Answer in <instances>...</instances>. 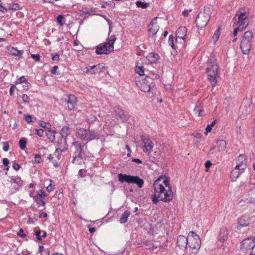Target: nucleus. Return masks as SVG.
Wrapping results in <instances>:
<instances>
[{
	"label": "nucleus",
	"mask_w": 255,
	"mask_h": 255,
	"mask_svg": "<svg viewBox=\"0 0 255 255\" xmlns=\"http://www.w3.org/2000/svg\"><path fill=\"white\" fill-rule=\"evenodd\" d=\"M194 111L196 114H197L198 116L204 115L203 107L200 102L198 101L194 109Z\"/></svg>",
	"instance_id": "obj_23"
},
{
	"label": "nucleus",
	"mask_w": 255,
	"mask_h": 255,
	"mask_svg": "<svg viewBox=\"0 0 255 255\" xmlns=\"http://www.w3.org/2000/svg\"><path fill=\"white\" fill-rule=\"evenodd\" d=\"M6 49L9 55L18 57L19 58H22V56L24 52L23 50H19L16 48L11 46H7L6 47Z\"/></svg>",
	"instance_id": "obj_16"
},
{
	"label": "nucleus",
	"mask_w": 255,
	"mask_h": 255,
	"mask_svg": "<svg viewBox=\"0 0 255 255\" xmlns=\"http://www.w3.org/2000/svg\"><path fill=\"white\" fill-rule=\"evenodd\" d=\"M28 83L27 80L25 78L24 76L20 77L16 81V84H21V83Z\"/></svg>",
	"instance_id": "obj_40"
},
{
	"label": "nucleus",
	"mask_w": 255,
	"mask_h": 255,
	"mask_svg": "<svg viewBox=\"0 0 255 255\" xmlns=\"http://www.w3.org/2000/svg\"><path fill=\"white\" fill-rule=\"evenodd\" d=\"M150 56L153 58V59L151 61L152 63L156 62L158 60L159 58V55L155 53H151L150 54Z\"/></svg>",
	"instance_id": "obj_42"
},
{
	"label": "nucleus",
	"mask_w": 255,
	"mask_h": 255,
	"mask_svg": "<svg viewBox=\"0 0 255 255\" xmlns=\"http://www.w3.org/2000/svg\"><path fill=\"white\" fill-rule=\"evenodd\" d=\"M35 163H39L40 162L41 156L39 154H35L34 156Z\"/></svg>",
	"instance_id": "obj_54"
},
{
	"label": "nucleus",
	"mask_w": 255,
	"mask_h": 255,
	"mask_svg": "<svg viewBox=\"0 0 255 255\" xmlns=\"http://www.w3.org/2000/svg\"><path fill=\"white\" fill-rule=\"evenodd\" d=\"M64 17L63 16L61 15H59L57 17V23L61 26H63L64 25V23L63 22V20H64Z\"/></svg>",
	"instance_id": "obj_41"
},
{
	"label": "nucleus",
	"mask_w": 255,
	"mask_h": 255,
	"mask_svg": "<svg viewBox=\"0 0 255 255\" xmlns=\"http://www.w3.org/2000/svg\"><path fill=\"white\" fill-rule=\"evenodd\" d=\"M189 236H191L193 239V240H197V238H200L199 236L194 231H190L189 233Z\"/></svg>",
	"instance_id": "obj_44"
},
{
	"label": "nucleus",
	"mask_w": 255,
	"mask_h": 255,
	"mask_svg": "<svg viewBox=\"0 0 255 255\" xmlns=\"http://www.w3.org/2000/svg\"><path fill=\"white\" fill-rule=\"evenodd\" d=\"M130 215V211L128 210L125 211L122 215L120 219V222L121 224L125 223L128 221V218Z\"/></svg>",
	"instance_id": "obj_28"
},
{
	"label": "nucleus",
	"mask_w": 255,
	"mask_h": 255,
	"mask_svg": "<svg viewBox=\"0 0 255 255\" xmlns=\"http://www.w3.org/2000/svg\"><path fill=\"white\" fill-rule=\"evenodd\" d=\"M143 145L142 148L144 152L147 154H150L153 150L154 143L148 137L144 136L141 137Z\"/></svg>",
	"instance_id": "obj_10"
},
{
	"label": "nucleus",
	"mask_w": 255,
	"mask_h": 255,
	"mask_svg": "<svg viewBox=\"0 0 255 255\" xmlns=\"http://www.w3.org/2000/svg\"><path fill=\"white\" fill-rule=\"evenodd\" d=\"M189 243L188 238L183 235H180L177 238V244L182 250L186 249Z\"/></svg>",
	"instance_id": "obj_14"
},
{
	"label": "nucleus",
	"mask_w": 255,
	"mask_h": 255,
	"mask_svg": "<svg viewBox=\"0 0 255 255\" xmlns=\"http://www.w3.org/2000/svg\"><path fill=\"white\" fill-rule=\"evenodd\" d=\"M212 11L213 7L211 5H207L197 15L195 22L198 28H203L207 24Z\"/></svg>",
	"instance_id": "obj_3"
},
{
	"label": "nucleus",
	"mask_w": 255,
	"mask_h": 255,
	"mask_svg": "<svg viewBox=\"0 0 255 255\" xmlns=\"http://www.w3.org/2000/svg\"><path fill=\"white\" fill-rule=\"evenodd\" d=\"M205 130H206V132H205V134L206 135H207L208 134V133L210 132L212 130V128L211 127H210L208 125L207 126L206 128H205Z\"/></svg>",
	"instance_id": "obj_62"
},
{
	"label": "nucleus",
	"mask_w": 255,
	"mask_h": 255,
	"mask_svg": "<svg viewBox=\"0 0 255 255\" xmlns=\"http://www.w3.org/2000/svg\"><path fill=\"white\" fill-rule=\"evenodd\" d=\"M200 238H197V240H193L189 243V248L192 250H199L201 247Z\"/></svg>",
	"instance_id": "obj_21"
},
{
	"label": "nucleus",
	"mask_w": 255,
	"mask_h": 255,
	"mask_svg": "<svg viewBox=\"0 0 255 255\" xmlns=\"http://www.w3.org/2000/svg\"><path fill=\"white\" fill-rule=\"evenodd\" d=\"M41 255H50V251L48 249H46L45 250H42V253H41Z\"/></svg>",
	"instance_id": "obj_58"
},
{
	"label": "nucleus",
	"mask_w": 255,
	"mask_h": 255,
	"mask_svg": "<svg viewBox=\"0 0 255 255\" xmlns=\"http://www.w3.org/2000/svg\"><path fill=\"white\" fill-rule=\"evenodd\" d=\"M96 119H97V118L95 116L90 115L88 119V121L90 124H91V123L94 122L96 120Z\"/></svg>",
	"instance_id": "obj_49"
},
{
	"label": "nucleus",
	"mask_w": 255,
	"mask_h": 255,
	"mask_svg": "<svg viewBox=\"0 0 255 255\" xmlns=\"http://www.w3.org/2000/svg\"><path fill=\"white\" fill-rule=\"evenodd\" d=\"M250 223V220L249 217L242 216L238 220V224L241 227L248 226Z\"/></svg>",
	"instance_id": "obj_25"
},
{
	"label": "nucleus",
	"mask_w": 255,
	"mask_h": 255,
	"mask_svg": "<svg viewBox=\"0 0 255 255\" xmlns=\"http://www.w3.org/2000/svg\"><path fill=\"white\" fill-rule=\"evenodd\" d=\"M144 68L143 66H137L135 69V71L140 76H143L144 74Z\"/></svg>",
	"instance_id": "obj_37"
},
{
	"label": "nucleus",
	"mask_w": 255,
	"mask_h": 255,
	"mask_svg": "<svg viewBox=\"0 0 255 255\" xmlns=\"http://www.w3.org/2000/svg\"><path fill=\"white\" fill-rule=\"evenodd\" d=\"M136 6L139 8H141L142 9H146L149 6V3L147 2H143L141 1H137L136 2Z\"/></svg>",
	"instance_id": "obj_33"
},
{
	"label": "nucleus",
	"mask_w": 255,
	"mask_h": 255,
	"mask_svg": "<svg viewBox=\"0 0 255 255\" xmlns=\"http://www.w3.org/2000/svg\"><path fill=\"white\" fill-rule=\"evenodd\" d=\"M169 45L172 47V48L174 50H176V46L174 44V39L172 35H170L168 39Z\"/></svg>",
	"instance_id": "obj_39"
},
{
	"label": "nucleus",
	"mask_w": 255,
	"mask_h": 255,
	"mask_svg": "<svg viewBox=\"0 0 255 255\" xmlns=\"http://www.w3.org/2000/svg\"><path fill=\"white\" fill-rule=\"evenodd\" d=\"M187 30L185 27H180L176 31V41L177 42L178 39L185 41L186 36Z\"/></svg>",
	"instance_id": "obj_17"
},
{
	"label": "nucleus",
	"mask_w": 255,
	"mask_h": 255,
	"mask_svg": "<svg viewBox=\"0 0 255 255\" xmlns=\"http://www.w3.org/2000/svg\"><path fill=\"white\" fill-rule=\"evenodd\" d=\"M255 246V237L247 238L242 241L241 249L246 252L253 249Z\"/></svg>",
	"instance_id": "obj_11"
},
{
	"label": "nucleus",
	"mask_w": 255,
	"mask_h": 255,
	"mask_svg": "<svg viewBox=\"0 0 255 255\" xmlns=\"http://www.w3.org/2000/svg\"><path fill=\"white\" fill-rule=\"evenodd\" d=\"M51 56H52V59L53 61H59L60 58H59V55L57 53H55V54H51Z\"/></svg>",
	"instance_id": "obj_48"
},
{
	"label": "nucleus",
	"mask_w": 255,
	"mask_h": 255,
	"mask_svg": "<svg viewBox=\"0 0 255 255\" xmlns=\"http://www.w3.org/2000/svg\"><path fill=\"white\" fill-rule=\"evenodd\" d=\"M228 234V232L226 228H222L220 230L219 236V240L220 241L223 242L226 239Z\"/></svg>",
	"instance_id": "obj_26"
},
{
	"label": "nucleus",
	"mask_w": 255,
	"mask_h": 255,
	"mask_svg": "<svg viewBox=\"0 0 255 255\" xmlns=\"http://www.w3.org/2000/svg\"><path fill=\"white\" fill-rule=\"evenodd\" d=\"M216 143L218 144V152H221L224 150L226 147V142L224 140H217Z\"/></svg>",
	"instance_id": "obj_30"
},
{
	"label": "nucleus",
	"mask_w": 255,
	"mask_h": 255,
	"mask_svg": "<svg viewBox=\"0 0 255 255\" xmlns=\"http://www.w3.org/2000/svg\"><path fill=\"white\" fill-rule=\"evenodd\" d=\"M236 167L239 168L240 170H244L247 166V159L245 154H240L236 158Z\"/></svg>",
	"instance_id": "obj_12"
},
{
	"label": "nucleus",
	"mask_w": 255,
	"mask_h": 255,
	"mask_svg": "<svg viewBox=\"0 0 255 255\" xmlns=\"http://www.w3.org/2000/svg\"><path fill=\"white\" fill-rule=\"evenodd\" d=\"M72 144L74 149V160L77 158L81 159L84 158L86 156L85 151L87 150V143H82L74 140Z\"/></svg>",
	"instance_id": "obj_7"
},
{
	"label": "nucleus",
	"mask_w": 255,
	"mask_h": 255,
	"mask_svg": "<svg viewBox=\"0 0 255 255\" xmlns=\"http://www.w3.org/2000/svg\"><path fill=\"white\" fill-rule=\"evenodd\" d=\"M253 38V33L251 31H248L244 34L241 40L250 42Z\"/></svg>",
	"instance_id": "obj_29"
},
{
	"label": "nucleus",
	"mask_w": 255,
	"mask_h": 255,
	"mask_svg": "<svg viewBox=\"0 0 255 255\" xmlns=\"http://www.w3.org/2000/svg\"><path fill=\"white\" fill-rule=\"evenodd\" d=\"M31 57L36 61L38 62L40 59V56L39 54H31Z\"/></svg>",
	"instance_id": "obj_47"
},
{
	"label": "nucleus",
	"mask_w": 255,
	"mask_h": 255,
	"mask_svg": "<svg viewBox=\"0 0 255 255\" xmlns=\"http://www.w3.org/2000/svg\"><path fill=\"white\" fill-rule=\"evenodd\" d=\"M154 191L159 197V200L164 202H170L173 194L170 184V180L166 176H160L153 183Z\"/></svg>",
	"instance_id": "obj_1"
},
{
	"label": "nucleus",
	"mask_w": 255,
	"mask_h": 255,
	"mask_svg": "<svg viewBox=\"0 0 255 255\" xmlns=\"http://www.w3.org/2000/svg\"><path fill=\"white\" fill-rule=\"evenodd\" d=\"M77 98L74 95H70L68 96V99L66 101L68 104V108L72 110L74 108L75 104L77 103Z\"/></svg>",
	"instance_id": "obj_20"
},
{
	"label": "nucleus",
	"mask_w": 255,
	"mask_h": 255,
	"mask_svg": "<svg viewBox=\"0 0 255 255\" xmlns=\"http://www.w3.org/2000/svg\"><path fill=\"white\" fill-rule=\"evenodd\" d=\"M12 166L13 168L16 171L19 170L21 168V166L19 164L16 163H14Z\"/></svg>",
	"instance_id": "obj_59"
},
{
	"label": "nucleus",
	"mask_w": 255,
	"mask_h": 255,
	"mask_svg": "<svg viewBox=\"0 0 255 255\" xmlns=\"http://www.w3.org/2000/svg\"><path fill=\"white\" fill-rule=\"evenodd\" d=\"M116 40L115 35L109 36L106 42L97 46L96 53L99 55L108 54L114 50V44Z\"/></svg>",
	"instance_id": "obj_4"
},
{
	"label": "nucleus",
	"mask_w": 255,
	"mask_h": 255,
	"mask_svg": "<svg viewBox=\"0 0 255 255\" xmlns=\"http://www.w3.org/2000/svg\"><path fill=\"white\" fill-rule=\"evenodd\" d=\"M244 172V170H241L236 166L231 172V179L232 181H235Z\"/></svg>",
	"instance_id": "obj_19"
},
{
	"label": "nucleus",
	"mask_w": 255,
	"mask_h": 255,
	"mask_svg": "<svg viewBox=\"0 0 255 255\" xmlns=\"http://www.w3.org/2000/svg\"><path fill=\"white\" fill-rule=\"evenodd\" d=\"M33 119H36L35 118H33L32 116L30 115H25V120L28 123L33 122Z\"/></svg>",
	"instance_id": "obj_43"
},
{
	"label": "nucleus",
	"mask_w": 255,
	"mask_h": 255,
	"mask_svg": "<svg viewBox=\"0 0 255 255\" xmlns=\"http://www.w3.org/2000/svg\"><path fill=\"white\" fill-rule=\"evenodd\" d=\"M2 163L4 165L7 166L9 163V160L7 158H4L3 159Z\"/></svg>",
	"instance_id": "obj_60"
},
{
	"label": "nucleus",
	"mask_w": 255,
	"mask_h": 255,
	"mask_svg": "<svg viewBox=\"0 0 255 255\" xmlns=\"http://www.w3.org/2000/svg\"><path fill=\"white\" fill-rule=\"evenodd\" d=\"M9 143L7 142H3V150L4 151L6 152L9 150Z\"/></svg>",
	"instance_id": "obj_50"
},
{
	"label": "nucleus",
	"mask_w": 255,
	"mask_h": 255,
	"mask_svg": "<svg viewBox=\"0 0 255 255\" xmlns=\"http://www.w3.org/2000/svg\"><path fill=\"white\" fill-rule=\"evenodd\" d=\"M118 180L121 183L126 182L128 184H135L141 188L144 185V180L138 176L127 175L121 173L118 174Z\"/></svg>",
	"instance_id": "obj_5"
},
{
	"label": "nucleus",
	"mask_w": 255,
	"mask_h": 255,
	"mask_svg": "<svg viewBox=\"0 0 255 255\" xmlns=\"http://www.w3.org/2000/svg\"><path fill=\"white\" fill-rule=\"evenodd\" d=\"M68 149V145L67 144V141L66 139H64V146L62 147V146L59 145V147L58 148L56 149L54 155L56 156V153L58 152V151H60L61 152H64L66 151Z\"/></svg>",
	"instance_id": "obj_32"
},
{
	"label": "nucleus",
	"mask_w": 255,
	"mask_h": 255,
	"mask_svg": "<svg viewBox=\"0 0 255 255\" xmlns=\"http://www.w3.org/2000/svg\"><path fill=\"white\" fill-rule=\"evenodd\" d=\"M60 134L62 137L65 138L66 140L67 137L70 134V128L68 126H65L63 127L61 131Z\"/></svg>",
	"instance_id": "obj_27"
},
{
	"label": "nucleus",
	"mask_w": 255,
	"mask_h": 255,
	"mask_svg": "<svg viewBox=\"0 0 255 255\" xmlns=\"http://www.w3.org/2000/svg\"><path fill=\"white\" fill-rule=\"evenodd\" d=\"M46 196L47 194L45 193V192L43 191V190L40 189L37 191V194L34 196L33 198L34 200L37 202V204H39V203L38 201L39 200V199H44Z\"/></svg>",
	"instance_id": "obj_24"
},
{
	"label": "nucleus",
	"mask_w": 255,
	"mask_h": 255,
	"mask_svg": "<svg viewBox=\"0 0 255 255\" xmlns=\"http://www.w3.org/2000/svg\"><path fill=\"white\" fill-rule=\"evenodd\" d=\"M243 30H244V29H242V28H241V27H240L238 26L237 28H236L234 29V31H233V35H234V36H236L237 35V33H238V32L239 31L241 32V31H242Z\"/></svg>",
	"instance_id": "obj_52"
},
{
	"label": "nucleus",
	"mask_w": 255,
	"mask_h": 255,
	"mask_svg": "<svg viewBox=\"0 0 255 255\" xmlns=\"http://www.w3.org/2000/svg\"><path fill=\"white\" fill-rule=\"evenodd\" d=\"M198 250H192L190 249L188 255H196L198 253Z\"/></svg>",
	"instance_id": "obj_56"
},
{
	"label": "nucleus",
	"mask_w": 255,
	"mask_h": 255,
	"mask_svg": "<svg viewBox=\"0 0 255 255\" xmlns=\"http://www.w3.org/2000/svg\"><path fill=\"white\" fill-rule=\"evenodd\" d=\"M114 112L116 119H120L122 122H124L128 121L130 117V116L128 113L124 111L119 107L116 108Z\"/></svg>",
	"instance_id": "obj_13"
},
{
	"label": "nucleus",
	"mask_w": 255,
	"mask_h": 255,
	"mask_svg": "<svg viewBox=\"0 0 255 255\" xmlns=\"http://www.w3.org/2000/svg\"><path fill=\"white\" fill-rule=\"evenodd\" d=\"M247 17L248 14L245 12H241L240 10H238L233 19L234 26L238 25L242 29H245L249 23Z\"/></svg>",
	"instance_id": "obj_8"
},
{
	"label": "nucleus",
	"mask_w": 255,
	"mask_h": 255,
	"mask_svg": "<svg viewBox=\"0 0 255 255\" xmlns=\"http://www.w3.org/2000/svg\"><path fill=\"white\" fill-rule=\"evenodd\" d=\"M159 200V197L156 195V192L154 191V194L153 196L152 201L154 204H157Z\"/></svg>",
	"instance_id": "obj_45"
},
{
	"label": "nucleus",
	"mask_w": 255,
	"mask_h": 255,
	"mask_svg": "<svg viewBox=\"0 0 255 255\" xmlns=\"http://www.w3.org/2000/svg\"><path fill=\"white\" fill-rule=\"evenodd\" d=\"M246 200L248 203H254L255 202V198L250 197L249 198H247Z\"/></svg>",
	"instance_id": "obj_64"
},
{
	"label": "nucleus",
	"mask_w": 255,
	"mask_h": 255,
	"mask_svg": "<svg viewBox=\"0 0 255 255\" xmlns=\"http://www.w3.org/2000/svg\"><path fill=\"white\" fill-rule=\"evenodd\" d=\"M0 7L1 8L0 9V11H2V12H5L7 11V9L3 5V3L1 0H0Z\"/></svg>",
	"instance_id": "obj_55"
},
{
	"label": "nucleus",
	"mask_w": 255,
	"mask_h": 255,
	"mask_svg": "<svg viewBox=\"0 0 255 255\" xmlns=\"http://www.w3.org/2000/svg\"><path fill=\"white\" fill-rule=\"evenodd\" d=\"M94 70V68L92 67V66H88L84 68L83 70V71L84 72H86L88 73H90V74H95V73H92L93 72V71Z\"/></svg>",
	"instance_id": "obj_38"
},
{
	"label": "nucleus",
	"mask_w": 255,
	"mask_h": 255,
	"mask_svg": "<svg viewBox=\"0 0 255 255\" xmlns=\"http://www.w3.org/2000/svg\"><path fill=\"white\" fill-rule=\"evenodd\" d=\"M58 69V67L57 66H54L51 69L50 72L53 74L59 75V74L57 72V70Z\"/></svg>",
	"instance_id": "obj_46"
},
{
	"label": "nucleus",
	"mask_w": 255,
	"mask_h": 255,
	"mask_svg": "<svg viewBox=\"0 0 255 255\" xmlns=\"http://www.w3.org/2000/svg\"><path fill=\"white\" fill-rule=\"evenodd\" d=\"M10 181L14 183L13 186L15 191L18 190L23 185V181L19 176H12L10 177Z\"/></svg>",
	"instance_id": "obj_15"
},
{
	"label": "nucleus",
	"mask_w": 255,
	"mask_h": 255,
	"mask_svg": "<svg viewBox=\"0 0 255 255\" xmlns=\"http://www.w3.org/2000/svg\"><path fill=\"white\" fill-rule=\"evenodd\" d=\"M22 101L24 103H29V97L26 94H23L22 96Z\"/></svg>",
	"instance_id": "obj_51"
},
{
	"label": "nucleus",
	"mask_w": 255,
	"mask_h": 255,
	"mask_svg": "<svg viewBox=\"0 0 255 255\" xmlns=\"http://www.w3.org/2000/svg\"><path fill=\"white\" fill-rule=\"evenodd\" d=\"M36 132L37 135L41 137V136H42V135L43 134L44 131L42 129H36Z\"/></svg>",
	"instance_id": "obj_57"
},
{
	"label": "nucleus",
	"mask_w": 255,
	"mask_h": 255,
	"mask_svg": "<svg viewBox=\"0 0 255 255\" xmlns=\"http://www.w3.org/2000/svg\"><path fill=\"white\" fill-rule=\"evenodd\" d=\"M251 48V44L250 42L241 41L240 43V48L242 50V53L243 54H248L250 51Z\"/></svg>",
	"instance_id": "obj_18"
},
{
	"label": "nucleus",
	"mask_w": 255,
	"mask_h": 255,
	"mask_svg": "<svg viewBox=\"0 0 255 255\" xmlns=\"http://www.w3.org/2000/svg\"><path fill=\"white\" fill-rule=\"evenodd\" d=\"M41 231L40 230L37 231L35 233V235L36 236L37 239L39 240H41V237L40 236Z\"/></svg>",
	"instance_id": "obj_61"
},
{
	"label": "nucleus",
	"mask_w": 255,
	"mask_h": 255,
	"mask_svg": "<svg viewBox=\"0 0 255 255\" xmlns=\"http://www.w3.org/2000/svg\"><path fill=\"white\" fill-rule=\"evenodd\" d=\"M16 88V86L14 85H12L10 87L9 90V93L10 95H13L14 94V89Z\"/></svg>",
	"instance_id": "obj_63"
},
{
	"label": "nucleus",
	"mask_w": 255,
	"mask_h": 255,
	"mask_svg": "<svg viewBox=\"0 0 255 255\" xmlns=\"http://www.w3.org/2000/svg\"><path fill=\"white\" fill-rule=\"evenodd\" d=\"M27 140L25 138H22L20 139L19 144L20 148L23 150L26 148Z\"/></svg>",
	"instance_id": "obj_36"
},
{
	"label": "nucleus",
	"mask_w": 255,
	"mask_h": 255,
	"mask_svg": "<svg viewBox=\"0 0 255 255\" xmlns=\"http://www.w3.org/2000/svg\"><path fill=\"white\" fill-rule=\"evenodd\" d=\"M136 83L138 87L144 92H148L151 89L152 85L153 84V79L148 76L142 78L141 80H137L136 79Z\"/></svg>",
	"instance_id": "obj_9"
},
{
	"label": "nucleus",
	"mask_w": 255,
	"mask_h": 255,
	"mask_svg": "<svg viewBox=\"0 0 255 255\" xmlns=\"http://www.w3.org/2000/svg\"><path fill=\"white\" fill-rule=\"evenodd\" d=\"M92 67L94 68V70L92 73H99L103 72V69L105 68L103 64H99L96 65L92 66Z\"/></svg>",
	"instance_id": "obj_31"
},
{
	"label": "nucleus",
	"mask_w": 255,
	"mask_h": 255,
	"mask_svg": "<svg viewBox=\"0 0 255 255\" xmlns=\"http://www.w3.org/2000/svg\"><path fill=\"white\" fill-rule=\"evenodd\" d=\"M156 20V18H154L149 24V31L152 33L154 36L156 34L159 30V26L156 23H154V21Z\"/></svg>",
	"instance_id": "obj_22"
},
{
	"label": "nucleus",
	"mask_w": 255,
	"mask_h": 255,
	"mask_svg": "<svg viewBox=\"0 0 255 255\" xmlns=\"http://www.w3.org/2000/svg\"><path fill=\"white\" fill-rule=\"evenodd\" d=\"M17 235L19 237H21L22 238H24L26 237V234L24 233V231L23 229L21 228L19 232L17 233Z\"/></svg>",
	"instance_id": "obj_53"
},
{
	"label": "nucleus",
	"mask_w": 255,
	"mask_h": 255,
	"mask_svg": "<svg viewBox=\"0 0 255 255\" xmlns=\"http://www.w3.org/2000/svg\"><path fill=\"white\" fill-rule=\"evenodd\" d=\"M55 133L56 132L54 130H52L51 131L46 133L47 138L51 141H53L55 139Z\"/></svg>",
	"instance_id": "obj_35"
},
{
	"label": "nucleus",
	"mask_w": 255,
	"mask_h": 255,
	"mask_svg": "<svg viewBox=\"0 0 255 255\" xmlns=\"http://www.w3.org/2000/svg\"><path fill=\"white\" fill-rule=\"evenodd\" d=\"M75 134L76 137L80 140L87 142L98 139V135L94 130L86 129L84 128H77Z\"/></svg>",
	"instance_id": "obj_6"
},
{
	"label": "nucleus",
	"mask_w": 255,
	"mask_h": 255,
	"mask_svg": "<svg viewBox=\"0 0 255 255\" xmlns=\"http://www.w3.org/2000/svg\"><path fill=\"white\" fill-rule=\"evenodd\" d=\"M219 66L216 58L211 56L207 61L206 72L208 74V79L212 87H215L217 83V77L218 74Z\"/></svg>",
	"instance_id": "obj_2"
},
{
	"label": "nucleus",
	"mask_w": 255,
	"mask_h": 255,
	"mask_svg": "<svg viewBox=\"0 0 255 255\" xmlns=\"http://www.w3.org/2000/svg\"><path fill=\"white\" fill-rule=\"evenodd\" d=\"M220 27H219L212 37L213 41L216 42L219 39L220 35Z\"/></svg>",
	"instance_id": "obj_34"
}]
</instances>
